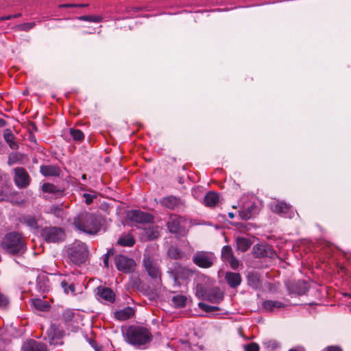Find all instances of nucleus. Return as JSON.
Segmentation results:
<instances>
[{
    "instance_id": "1",
    "label": "nucleus",
    "mask_w": 351,
    "mask_h": 351,
    "mask_svg": "<svg viewBox=\"0 0 351 351\" xmlns=\"http://www.w3.org/2000/svg\"><path fill=\"white\" fill-rule=\"evenodd\" d=\"M126 341L132 346L139 349H146L153 340V335L149 328L139 326H130L125 331Z\"/></svg>"
},
{
    "instance_id": "2",
    "label": "nucleus",
    "mask_w": 351,
    "mask_h": 351,
    "mask_svg": "<svg viewBox=\"0 0 351 351\" xmlns=\"http://www.w3.org/2000/svg\"><path fill=\"white\" fill-rule=\"evenodd\" d=\"M73 225L81 232L88 234H95L101 229V223L98 217L86 210L80 212L73 217Z\"/></svg>"
},
{
    "instance_id": "3",
    "label": "nucleus",
    "mask_w": 351,
    "mask_h": 351,
    "mask_svg": "<svg viewBox=\"0 0 351 351\" xmlns=\"http://www.w3.org/2000/svg\"><path fill=\"white\" fill-rule=\"evenodd\" d=\"M0 245L10 255L23 254L27 250L22 234L16 231L5 234Z\"/></svg>"
},
{
    "instance_id": "4",
    "label": "nucleus",
    "mask_w": 351,
    "mask_h": 351,
    "mask_svg": "<svg viewBox=\"0 0 351 351\" xmlns=\"http://www.w3.org/2000/svg\"><path fill=\"white\" fill-rule=\"evenodd\" d=\"M69 262L80 265L86 262L88 257V249L85 243L75 241L66 250Z\"/></svg>"
},
{
    "instance_id": "5",
    "label": "nucleus",
    "mask_w": 351,
    "mask_h": 351,
    "mask_svg": "<svg viewBox=\"0 0 351 351\" xmlns=\"http://www.w3.org/2000/svg\"><path fill=\"white\" fill-rule=\"evenodd\" d=\"M169 278L171 280V285L173 288H178L181 286L182 281L188 280L192 275L190 269L182 266L178 263H173L171 267L167 271Z\"/></svg>"
},
{
    "instance_id": "6",
    "label": "nucleus",
    "mask_w": 351,
    "mask_h": 351,
    "mask_svg": "<svg viewBox=\"0 0 351 351\" xmlns=\"http://www.w3.org/2000/svg\"><path fill=\"white\" fill-rule=\"evenodd\" d=\"M158 255L146 250L143 254V265L148 275L158 282H161V271L157 258Z\"/></svg>"
},
{
    "instance_id": "7",
    "label": "nucleus",
    "mask_w": 351,
    "mask_h": 351,
    "mask_svg": "<svg viewBox=\"0 0 351 351\" xmlns=\"http://www.w3.org/2000/svg\"><path fill=\"white\" fill-rule=\"evenodd\" d=\"M40 237L48 243H60L64 240V230L58 226H45L40 230Z\"/></svg>"
},
{
    "instance_id": "8",
    "label": "nucleus",
    "mask_w": 351,
    "mask_h": 351,
    "mask_svg": "<svg viewBox=\"0 0 351 351\" xmlns=\"http://www.w3.org/2000/svg\"><path fill=\"white\" fill-rule=\"evenodd\" d=\"M272 213L285 218H292L295 215L293 206L283 200H276L269 204Z\"/></svg>"
},
{
    "instance_id": "9",
    "label": "nucleus",
    "mask_w": 351,
    "mask_h": 351,
    "mask_svg": "<svg viewBox=\"0 0 351 351\" xmlns=\"http://www.w3.org/2000/svg\"><path fill=\"white\" fill-rule=\"evenodd\" d=\"M114 264L119 271L125 274L134 271L136 266V262L133 258L122 254L115 256Z\"/></svg>"
},
{
    "instance_id": "10",
    "label": "nucleus",
    "mask_w": 351,
    "mask_h": 351,
    "mask_svg": "<svg viewBox=\"0 0 351 351\" xmlns=\"http://www.w3.org/2000/svg\"><path fill=\"white\" fill-rule=\"evenodd\" d=\"M30 176L25 168L16 167L14 169V181L18 188H27L30 184Z\"/></svg>"
},
{
    "instance_id": "11",
    "label": "nucleus",
    "mask_w": 351,
    "mask_h": 351,
    "mask_svg": "<svg viewBox=\"0 0 351 351\" xmlns=\"http://www.w3.org/2000/svg\"><path fill=\"white\" fill-rule=\"evenodd\" d=\"M253 254L257 258H275L277 254L273 247L267 244H256L253 247Z\"/></svg>"
},
{
    "instance_id": "12",
    "label": "nucleus",
    "mask_w": 351,
    "mask_h": 351,
    "mask_svg": "<svg viewBox=\"0 0 351 351\" xmlns=\"http://www.w3.org/2000/svg\"><path fill=\"white\" fill-rule=\"evenodd\" d=\"M127 216L131 221L138 223H151L154 219V217L151 214L140 210H130L128 211Z\"/></svg>"
},
{
    "instance_id": "13",
    "label": "nucleus",
    "mask_w": 351,
    "mask_h": 351,
    "mask_svg": "<svg viewBox=\"0 0 351 351\" xmlns=\"http://www.w3.org/2000/svg\"><path fill=\"white\" fill-rule=\"evenodd\" d=\"M215 258L206 252H198L193 258V263L201 268H209L213 265Z\"/></svg>"
},
{
    "instance_id": "14",
    "label": "nucleus",
    "mask_w": 351,
    "mask_h": 351,
    "mask_svg": "<svg viewBox=\"0 0 351 351\" xmlns=\"http://www.w3.org/2000/svg\"><path fill=\"white\" fill-rule=\"evenodd\" d=\"M96 290V295L99 300L108 303H113L115 301L116 295L110 288L99 286Z\"/></svg>"
},
{
    "instance_id": "15",
    "label": "nucleus",
    "mask_w": 351,
    "mask_h": 351,
    "mask_svg": "<svg viewBox=\"0 0 351 351\" xmlns=\"http://www.w3.org/2000/svg\"><path fill=\"white\" fill-rule=\"evenodd\" d=\"M19 221L26 226L31 230L37 231L39 228L38 219L36 215L30 214L22 215L19 217Z\"/></svg>"
},
{
    "instance_id": "16",
    "label": "nucleus",
    "mask_w": 351,
    "mask_h": 351,
    "mask_svg": "<svg viewBox=\"0 0 351 351\" xmlns=\"http://www.w3.org/2000/svg\"><path fill=\"white\" fill-rule=\"evenodd\" d=\"M22 351H47V346L34 339L25 341L21 347Z\"/></svg>"
},
{
    "instance_id": "17",
    "label": "nucleus",
    "mask_w": 351,
    "mask_h": 351,
    "mask_svg": "<svg viewBox=\"0 0 351 351\" xmlns=\"http://www.w3.org/2000/svg\"><path fill=\"white\" fill-rule=\"evenodd\" d=\"M40 173L45 177H60L62 170L57 165H43L40 167Z\"/></svg>"
},
{
    "instance_id": "18",
    "label": "nucleus",
    "mask_w": 351,
    "mask_h": 351,
    "mask_svg": "<svg viewBox=\"0 0 351 351\" xmlns=\"http://www.w3.org/2000/svg\"><path fill=\"white\" fill-rule=\"evenodd\" d=\"M160 203L162 206L170 210H178L182 206L181 199L172 195L163 197Z\"/></svg>"
},
{
    "instance_id": "19",
    "label": "nucleus",
    "mask_w": 351,
    "mask_h": 351,
    "mask_svg": "<svg viewBox=\"0 0 351 351\" xmlns=\"http://www.w3.org/2000/svg\"><path fill=\"white\" fill-rule=\"evenodd\" d=\"M223 298V293L219 287L208 289L206 301L213 304H219Z\"/></svg>"
},
{
    "instance_id": "20",
    "label": "nucleus",
    "mask_w": 351,
    "mask_h": 351,
    "mask_svg": "<svg viewBox=\"0 0 351 351\" xmlns=\"http://www.w3.org/2000/svg\"><path fill=\"white\" fill-rule=\"evenodd\" d=\"M289 289L293 294L302 295L307 292L308 287L304 280H298L291 283L289 287Z\"/></svg>"
},
{
    "instance_id": "21",
    "label": "nucleus",
    "mask_w": 351,
    "mask_h": 351,
    "mask_svg": "<svg viewBox=\"0 0 351 351\" xmlns=\"http://www.w3.org/2000/svg\"><path fill=\"white\" fill-rule=\"evenodd\" d=\"M225 280L230 287L235 289L238 287L242 281L241 276L239 273L227 271L225 274Z\"/></svg>"
},
{
    "instance_id": "22",
    "label": "nucleus",
    "mask_w": 351,
    "mask_h": 351,
    "mask_svg": "<svg viewBox=\"0 0 351 351\" xmlns=\"http://www.w3.org/2000/svg\"><path fill=\"white\" fill-rule=\"evenodd\" d=\"M181 218L177 215H171L167 222L168 230L171 233H178L180 230Z\"/></svg>"
},
{
    "instance_id": "23",
    "label": "nucleus",
    "mask_w": 351,
    "mask_h": 351,
    "mask_svg": "<svg viewBox=\"0 0 351 351\" xmlns=\"http://www.w3.org/2000/svg\"><path fill=\"white\" fill-rule=\"evenodd\" d=\"M64 331L59 329L58 326L55 324H51L49 329L47 330L48 337L49 339V343L51 345L56 344L54 342L55 339H60L64 336Z\"/></svg>"
},
{
    "instance_id": "24",
    "label": "nucleus",
    "mask_w": 351,
    "mask_h": 351,
    "mask_svg": "<svg viewBox=\"0 0 351 351\" xmlns=\"http://www.w3.org/2000/svg\"><path fill=\"white\" fill-rule=\"evenodd\" d=\"M3 136L11 149L16 150L19 149V145L15 142L16 137L10 129L7 128L4 130Z\"/></svg>"
},
{
    "instance_id": "25",
    "label": "nucleus",
    "mask_w": 351,
    "mask_h": 351,
    "mask_svg": "<svg viewBox=\"0 0 351 351\" xmlns=\"http://www.w3.org/2000/svg\"><path fill=\"white\" fill-rule=\"evenodd\" d=\"M219 201V193L214 191H209L204 198V204L208 207H215Z\"/></svg>"
},
{
    "instance_id": "26",
    "label": "nucleus",
    "mask_w": 351,
    "mask_h": 351,
    "mask_svg": "<svg viewBox=\"0 0 351 351\" xmlns=\"http://www.w3.org/2000/svg\"><path fill=\"white\" fill-rule=\"evenodd\" d=\"M114 317L120 321L127 320L134 315V308H121L119 311L114 312Z\"/></svg>"
},
{
    "instance_id": "27",
    "label": "nucleus",
    "mask_w": 351,
    "mask_h": 351,
    "mask_svg": "<svg viewBox=\"0 0 351 351\" xmlns=\"http://www.w3.org/2000/svg\"><path fill=\"white\" fill-rule=\"evenodd\" d=\"M257 206L254 203L247 208L240 210L239 211V215L243 220H247L253 217L256 213Z\"/></svg>"
},
{
    "instance_id": "28",
    "label": "nucleus",
    "mask_w": 351,
    "mask_h": 351,
    "mask_svg": "<svg viewBox=\"0 0 351 351\" xmlns=\"http://www.w3.org/2000/svg\"><path fill=\"white\" fill-rule=\"evenodd\" d=\"M136 243V240L131 234H125L121 235L117 241V245L122 247H132Z\"/></svg>"
},
{
    "instance_id": "29",
    "label": "nucleus",
    "mask_w": 351,
    "mask_h": 351,
    "mask_svg": "<svg viewBox=\"0 0 351 351\" xmlns=\"http://www.w3.org/2000/svg\"><path fill=\"white\" fill-rule=\"evenodd\" d=\"M247 285L254 289L261 288V282L260 280V276L256 272L249 273L247 276Z\"/></svg>"
},
{
    "instance_id": "30",
    "label": "nucleus",
    "mask_w": 351,
    "mask_h": 351,
    "mask_svg": "<svg viewBox=\"0 0 351 351\" xmlns=\"http://www.w3.org/2000/svg\"><path fill=\"white\" fill-rule=\"evenodd\" d=\"M237 249L245 252L250 247L252 243L250 239L245 237H238L236 239Z\"/></svg>"
},
{
    "instance_id": "31",
    "label": "nucleus",
    "mask_w": 351,
    "mask_h": 351,
    "mask_svg": "<svg viewBox=\"0 0 351 351\" xmlns=\"http://www.w3.org/2000/svg\"><path fill=\"white\" fill-rule=\"evenodd\" d=\"M171 301L176 307H185L187 304L188 298L184 294H176L172 296Z\"/></svg>"
},
{
    "instance_id": "32",
    "label": "nucleus",
    "mask_w": 351,
    "mask_h": 351,
    "mask_svg": "<svg viewBox=\"0 0 351 351\" xmlns=\"http://www.w3.org/2000/svg\"><path fill=\"white\" fill-rule=\"evenodd\" d=\"M42 191L46 193L56 194L62 192L57 186L52 183L46 182L41 186Z\"/></svg>"
},
{
    "instance_id": "33",
    "label": "nucleus",
    "mask_w": 351,
    "mask_h": 351,
    "mask_svg": "<svg viewBox=\"0 0 351 351\" xmlns=\"http://www.w3.org/2000/svg\"><path fill=\"white\" fill-rule=\"evenodd\" d=\"M69 132L75 141L80 143L84 139L83 132L79 129L71 128Z\"/></svg>"
},
{
    "instance_id": "34",
    "label": "nucleus",
    "mask_w": 351,
    "mask_h": 351,
    "mask_svg": "<svg viewBox=\"0 0 351 351\" xmlns=\"http://www.w3.org/2000/svg\"><path fill=\"white\" fill-rule=\"evenodd\" d=\"M207 291H208V289H206L202 284L198 283L196 285L195 295L199 298H201L203 300L206 301V298L207 296Z\"/></svg>"
},
{
    "instance_id": "35",
    "label": "nucleus",
    "mask_w": 351,
    "mask_h": 351,
    "mask_svg": "<svg viewBox=\"0 0 351 351\" xmlns=\"http://www.w3.org/2000/svg\"><path fill=\"white\" fill-rule=\"evenodd\" d=\"M233 255L232 249L230 245H225L221 249V258L223 261H227L231 258Z\"/></svg>"
},
{
    "instance_id": "36",
    "label": "nucleus",
    "mask_w": 351,
    "mask_h": 351,
    "mask_svg": "<svg viewBox=\"0 0 351 351\" xmlns=\"http://www.w3.org/2000/svg\"><path fill=\"white\" fill-rule=\"evenodd\" d=\"M77 19L80 21L94 23H99L101 22L103 20V18L101 16L97 15H84L78 16Z\"/></svg>"
},
{
    "instance_id": "37",
    "label": "nucleus",
    "mask_w": 351,
    "mask_h": 351,
    "mask_svg": "<svg viewBox=\"0 0 351 351\" xmlns=\"http://www.w3.org/2000/svg\"><path fill=\"white\" fill-rule=\"evenodd\" d=\"M168 254L173 259H179L182 257L183 252L178 247L171 246L169 248Z\"/></svg>"
},
{
    "instance_id": "38",
    "label": "nucleus",
    "mask_w": 351,
    "mask_h": 351,
    "mask_svg": "<svg viewBox=\"0 0 351 351\" xmlns=\"http://www.w3.org/2000/svg\"><path fill=\"white\" fill-rule=\"evenodd\" d=\"M74 317L73 311L70 308L64 309L61 313V319L64 322H68L72 320Z\"/></svg>"
},
{
    "instance_id": "39",
    "label": "nucleus",
    "mask_w": 351,
    "mask_h": 351,
    "mask_svg": "<svg viewBox=\"0 0 351 351\" xmlns=\"http://www.w3.org/2000/svg\"><path fill=\"white\" fill-rule=\"evenodd\" d=\"M36 25L35 22H29V23H24L22 24H19L16 26V29L19 31H25L27 32L34 27Z\"/></svg>"
},
{
    "instance_id": "40",
    "label": "nucleus",
    "mask_w": 351,
    "mask_h": 351,
    "mask_svg": "<svg viewBox=\"0 0 351 351\" xmlns=\"http://www.w3.org/2000/svg\"><path fill=\"white\" fill-rule=\"evenodd\" d=\"M33 307H51L50 304L45 300L39 298H35L32 300Z\"/></svg>"
},
{
    "instance_id": "41",
    "label": "nucleus",
    "mask_w": 351,
    "mask_h": 351,
    "mask_svg": "<svg viewBox=\"0 0 351 351\" xmlns=\"http://www.w3.org/2000/svg\"><path fill=\"white\" fill-rule=\"evenodd\" d=\"M263 345L265 348L271 349V350L279 346V343L274 339L266 340L263 342Z\"/></svg>"
},
{
    "instance_id": "42",
    "label": "nucleus",
    "mask_w": 351,
    "mask_h": 351,
    "mask_svg": "<svg viewBox=\"0 0 351 351\" xmlns=\"http://www.w3.org/2000/svg\"><path fill=\"white\" fill-rule=\"evenodd\" d=\"M61 287L66 294H68L69 291H75V286L73 284L68 285L66 280H62L61 282Z\"/></svg>"
},
{
    "instance_id": "43",
    "label": "nucleus",
    "mask_w": 351,
    "mask_h": 351,
    "mask_svg": "<svg viewBox=\"0 0 351 351\" xmlns=\"http://www.w3.org/2000/svg\"><path fill=\"white\" fill-rule=\"evenodd\" d=\"M245 351H259V346L256 343H250L243 346Z\"/></svg>"
},
{
    "instance_id": "44",
    "label": "nucleus",
    "mask_w": 351,
    "mask_h": 351,
    "mask_svg": "<svg viewBox=\"0 0 351 351\" xmlns=\"http://www.w3.org/2000/svg\"><path fill=\"white\" fill-rule=\"evenodd\" d=\"M82 197L85 199V203L87 205H90L93 203V199L97 197L95 193L94 194L84 193Z\"/></svg>"
},
{
    "instance_id": "45",
    "label": "nucleus",
    "mask_w": 351,
    "mask_h": 351,
    "mask_svg": "<svg viewBox=\"0 0 351 351\" xmlns=\"http://www.w3.org/2000/svg\"><path fill=\"white\" fill-rule=\"evenodd\" d=\"M263 307H274V308H276V307H284V306H282L280 302H274V301H271V300H267V301H265L263 303Z\"/></svg>"
},
{
    "instance_id": "46",
    "label": "nucleus",
    "mask_w": 351,
    "mask_h": 351,
    "mask_svg": "<svg viewBox=\"0 0 351 351\" xmlns=\"http://www.w3.org/2000/svg\"><path fill=\"white\" fill-rule=\"evenodd\" d=\"M10 304V300L7 295L0 291V307H5Z\"/></svg>"
},
{
    "instance_id": "47",
    "label": "nucleus",
    "mask_w": 351,
    "mask_h": 351,
    "mask_svg": "<svg viewBox=\"0 0 351 351\" xmlns=\"http://www.w3.org/2000/svg\"><path fill=\"white\" fill-rule=\"evenodd\" d=\"M227 261L230 263L231 267L234 269H237L239 267V261L234 256H232Z\"/></svg>"
},
{
    "instance_id": "48",
    "label": "nucleus",
    "mask_w": 351,
    "mask_h": 351,
    "mask_svg": "<svg viewBox=\"0 0 351 351\" xmlns=\"http://www.w3.org/2000/svg\"><path fill=\"white\" fill-rule=\"evenodd\" d=\"M202 311V313H214L216 311L220 310L221 308H200Z\"/></svg>"
},
{
    "instance_id": "49",
    "label": "nucleus",
    "mask_w": 351,
    "mask_h": 351,
    "mask_svg": "<svg viewBox=\"0 0 351 351\" xmlns=\"http://www.w3.org/2000/svg\"><path fill=\"white\" fill-rule=\"evenodd\" d=\"M29 131L31 132H37L38 131L37 126H36V123L34 122H30L29 123Z\"/></svg>"
},
{
    "instance_id": "50",
    "label": "nucleus",
    "mask_w": 351,
    "mask_h": 351,
    "mask_svg": "<svg viewBox=\"0 0 351 351\" xmlns=\"http://www.w3.org/2000/svg\"><path fill=\"white\" fill-rule=\"evenodd\" d=\"M327 351H342V350L340 347L332 346L328 347Z\"/></svg>"
},
{
    "instance_id": "51",
    "label": "nucleus",
    "mask_w": 351,
    "mask_h": 351,
    "mask_svg": "<svg viewBox=\"0 0 351 351\" xmlns=\"http://www.w3.org/2000/svg\"><path fill=\"white\" fill-rule=\"evenodd\" d=\"M60 8H75V3H65L61 4L59 5Z\"/></svg>"
},
{
    "instance_id": "52",
    "label": "nucleus",
    "mask_w": 351,
    "mask_h": 351,
    "mask_svg": "<svg viewBox=\"0 0 351 351\" xmlns=\"http://www.w3.org/2000/svg\"><path fill=\"white\" fill-rule=\"evenodd\" d=\"M114 252H115L114 249L112 247V248H110V249H109V250H108V252H107V253L105 254V256H108V257H109V258H110V256H113V255H114Z\"/></svg>"
},
{
    "instance_id": "53",
    "label": "nucleus",
    "mask_w": 351,
    "mask_h": 351,
    "mask_svg": "<svg viewBox=\"0 0 351 351\" xmlns=\"http://www.w3.org/2000/svg\"><path fill=\"white\" fill-rule=\"evenodd\" d=\"M103 262L104 267L106 268H109V257L105 256Z\"/></svg>"
},
{
    "instance_id": "54",
    "label": "nucleus",
    "mask_w": 351,
    "mask_h": 351,
    "mask_svg": "<svg viewBox=\"0 0 351 351\" xmlns=\"http://www.w3.org/2000/svg\"><path fill=\"white\" fill-rule=\"evenodd\" d=\"M12 19V15H7L4 16L0 17V21H5V20H10Z\"/></svg>"
},
{
    "instance_id": "55",
    "label": "nucleus",
    "mask_w": 351,
    "mask_h": 351,
    "mask_svg": "<svg viewBox=\"0 0 351 351\" xmlns=\"http://www.w3.org/2000/svg\"><path fill=\"white\" fill-rule=\"evenodd\" d=\"M198 306H199V307H202V308H204V307H215L214 306H209V305L206 304H204L203 302H199L198 304Z\"/></svg>"
},
{
    "instance_id": "56",
    "label": "nucleus",
    "mask_w": 351,
    "mask_h": 351,
    "mask_svg": "<svg viewBox=\"0 0 351 351\" xmlns=\"http://www.w3.org/2000/svg\"><path fill=\"white\" fill-rule=\"evenodd\" d=\"M88 5V4L78 3V4H75V8H85V7H87Z\"/></svg>"
},
{
    "instance_id": "57",
    "label": "nucleus",
    "mask_w": 351,
    "mask_h": 351,
    "mask_svg": "<svg viewBox=\"0 0 351 351\" xmlns=\"http://www.w3.org/2000/svg\"><path fill=\"white\" fill-rule=\"evenodd\" d=\"M57 211H61V209L58 206H56L51 208V212L56 213Z\"/></svg>"
},
{
    "instance_id": "58",
    "label": "nucleus",
    "mask_w": 351,
    "mask_h": 351,
    "mask_svg": "<svg viewBox=\"0 0 351 351\" xmlns=\"http://www.w3.org/2000/svg\"><path fill=\"white\" fill-rule=\"evenodd\" d=\"M6 125V121L3 119H0V128H3Z\"/></svg>"
},
{
    "instance_id": "59",
    "label": "nucleus",
    "mask_w": 351,
    "mask_h": 351,
    "mask_svg": "<svg viewBox=\"0 0 351 351\" xmlns=\"http://www.w3.org/2000/svg\"><path fill=\"white\" fill-rule=\"evenodd\" d=\"M21 16V13H19V14H16L12 15V19L18 18V17H20Z\"/></svg>"
},
{
    "instance_id": "60",
    "label": "nucleus",
    "mask_w": 351,
    "mask_h": 351,
    "mask_svg": "<svg viewBox=\"0 0 351 351\" xmlns=\"http://www.w3.org/2000/svg\"><path fill=\"white\" fill-rule=\"evenodd\" d=\"M228 217L230 219H233L234 217V215L233 213H228Z\"/></svg>"
},
{
    "instance_id": "61",
    "label": "nucleus",
    "mask_w": 351,
    "mask_h": 351,
    "mask_svg": "<svg viewBox=\"0 0 351 351\" xmlns=\"http://www.w3.org/2000/svg\"><path fill=\"white\" fill-rule=\"evenodd\" d=\"M82 178L83 180H86V174H83L82 176Z\"/></svg>"
},
{
    "instance_id": "62",
    "label": "nucleus",
    "mask_w": 351,
    "mask_h": 351,
    "mask_svg": "<svg viewBox=\"0 0 351 351\" xmlns=\"http://www.w3.org/2000/svg\"><path fill=\"white\" fill-rule=\"evenodd\" d=\"M38 310H40L42 311H45L47 308H37Z\"/></svg>"
},
{
    "instance_id": "63",
    "label": "nucleus",
    "mask_w": 351,
    "mask_h": 351,
    "mask_svg": "<svg viewBox=\"0 0 351 351\" xmlns=\"http://www.w3.org/2000/svg\"><path fill=\"white\" fill-rule=\"evenodd\" d=\"M267 311H272L273 308H265Z\"/></svg>"
},
{
    "instance_id": "64",
    "label": "nucleus",
    "mask_w": 351,
    "mask_h": 351,
    "mask_svg": "<svg viewBox=\"0 0 351 351\" xmlns=\"http://www.w3.org/2000/svg\"><path fill=\"white\" fill-rule=\"evenodd\" d=\"M289 351H298V350H294V349H291V350H289Z\"/></svg>"
}]
</instances>
